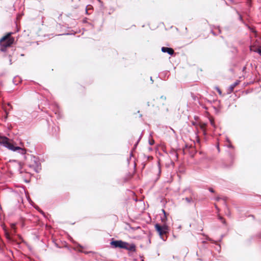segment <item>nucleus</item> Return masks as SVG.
Here are the masks:
<instances>
[{
	"mask_svg": "<svg viewBox=\"0 0 261 261\" xmlns=\"http://www.w3.org/2000/svg\"><path fill=\"white\" fill-rule=\"evenodd\" d=\"M0 144L13 151L17 152L21 154H25V150L24 148L18 146H15L9 142V139L6 137H0Z\"/></svg>",
	"mask_w": 261,
	"mask_h": 261,
	"instance_id": "1",
	"label": "nucleus"
},
{
	"mask_svg": "<svg viewBox=\"0 0 261 261\" xmlns=\"http://www.w3.org/2000/svg\"><path fill=\"white\" fill-rule=\"evenodd\" d=\"M12 34V33H9L0 39V45L2 51H4L5 48L10 46L13 43L14 38L11 37Z\"/></svg>",
	"mask_w": 261,
	"mask_h": 261,
	"instance_id": "2",
	"label": "nucleus"
},
{
	"mask_svg": "<svg viewBox=\"0 0 261 261\" xmlns=\"http://www.w3.org/2000/svg\"><path fill=\"white\" fill-rule=\"evenodd\" d=\"M110 244L114 248H123L128 250H134L135 249V246L134 244L129 245L128 243L121 240L113 241Z\"/></svg>",
	"mask_w": 261,
	"mask_h": 261,
	"instance_id": "3",
	"label": "nucleus"
},
{
	"mask_svg": "<svg viewBox=\"0 0 261 261\" xmlns=\"http://www.w3.org/2000/svg\"><path fill=\"white\" fill-rule=\"evenodd\" d=\"M154 227L155 228V230L158 232L159 234L160 235L161 238L163 240L165 241L167 237L166 238H164V234H166L169 232V227L166 224H164L162 225H161L159 224H156L154 225Z\"/></svg>",
	"mask_w": 261,
	"mask_h": 261,
	"instance_id": "4",
	"label": "nucleus"
},
{
	"mask_svg": "<svg viewBox=\"0 0 261 261\" xmlns=\"http://www.w3.org/2000/svg\"><path fill=\"white\" fill-rule=\"evenodd\" d=\"M161 50L163 53H167L170 55H172L174 54V50L171 48L166 47H162Z\"/></svg>",
	"mask_w": 261,
	"mask_h": 261,
	"instance_id": "5",
	"label": "nucleus"
},
{
	"mask_svg": "<svg viewBox=\"0 0 261 261\" xmlns=\"http://www.w3.org/2000/svg\"><path fill=\"white\" fill-rule=\"evenodd\" d=\"M31 167L33 168L34 170L36 172H39L41 170V166H40V163H35V165H32L30 166Z\"/></svg>",
	"mask_w": 261,
	"mask_h": 261,
	"instance_id": "6",
	"label": "nucleus"
},
{
	"mask_svg": "<svg viewBox=\"0 0 261 261\" xmlns=\"http://www.w3.org/2000/svg\"><path fill=\"white\" fill-rule=\"evenodd\" d=\"M239 83V81H236V82H234L233 84H231L229 87V91H230V92H231L233 91L234 88H235V87L238 85Z\"/></svg>",
	"mask_w": 261,
	"mask_h": 261,
	"instance_id": "7",
	"label": "nucleus"
},
{
	"mask_svg": "<svg viewBox=\"0 0 261 261\" xmlns=\"http://www.w3.org/2000/svg\"><path fill=\"white\" fill-rule=\"evenodd\" d=\"M185 200L188 203L193 202V199L191 197H186Z\"/></svg>",
	"mask_w": 261,
	"mask_h": 261,
	"instance_id": "8",
	"label": "nucleus"
},
{
	"mask_svg": "<svg viewBox=\"0 0 261 261\" xmlns=\"http://www.w3.org/2000/svg\"><path fill=\"white\" fill-rule=\"evenodd\" d=\"M206 126V124L205 123H202V124H201L200 125V127L201 128V129L203 130V131L204 132V133H205V127Z\"/></svg>",
	"mask_w": 261,
	"mask_h": 261,
	"instance_id": "9",
	"label": "nucleus"
},
{
	"mask_svg": "<svg viewBox=\"0 0 261 261\" xmlns=\"http://www.w3.org/2000/svg\"><path fill=\"white\" fill-rule=\"evenodd\" d=\"M15 225L14 224H11V228L13 230V233H15Z\"/></svg>",
	"mask_w": 261,
	"mask_h": 261,
	"instance_id": "10",
	"label": "nucleus"
},
{
	"mask_svg": "<svg viewBox=\"0 0 261 261\" xmlns=\"http://www.w3.org/2000/svg\"><path fill=\"white\" fill-rule=\"evenodd\" d=\"M163 212H164V215H165V216H164V218H162V221L163 222V221H164L165 219H166V216L165 211L164 210H163Z\"/></svg>",
	"mask_w": 261,
	"mask_h": 261,
	"instance_id": "11",
	"label": "nucleus"
},
{
	"mask_svg": "<svg viewBox=\"0 0 261 261\" xmlns=\"http://www.w3.org/2000/svg\"><path fill=\"white\" fill-rule=\"evenodd\" d=\"M219 219L220 220L222 223H225V221L223 220V218L221 216L219 217Z\"/></svg>",
	"mask_w": 261,
	"mask_h": 261,
	"instance_id": "12",
	"label": "nucleus"
},
{
	"mask_svg": "<svg viewBox=\"0 0 261 261\" xmlns=\"http://www.w3.org/2000/svg\"><path fill=\"white\" fill-rule=\"evenodd\" d=\"M210 122H211V124L213 126H215V124H214V120H210Z\"/></svg>",
	"mask_w": 261,
	"mask_h": 261,
	"instance_id": "13",
	"label": "nucleus"
},
{
	"mask_svg": "<svg viewBox=\"0 0 261 261\" xmlns=\"http://www.w3.org/2000/svg\"><path fill=\"white\" fill-rule=\"evenodd\" d=\"M227 211H228L227 212H226V215L227 216L229 217L230 216V212L228 209L227 210Z\"/></svg>",
	"mask_w": 261,
	"mask_h": 261,
	"instance_id": "14",
	"label": "nucleus"
},
{
	"mask_svg": "<svg viewBox=\"0 0 261 261\" xmlns=\"http://www.w3.org/2000/svg\"><path fill=\"white\" fill-rule=\"evenodd\" d=\"M217 90V91L218 92V93H219V94H222V92L221 91V90L217 87L216 88Z\"/></svg>",
	"mask_w": 261,
	"mask_h": 261,
	"instance_id": "15",
	"label": "nucleus"
},
{
	"mask_svg": "<svg viewBox=\"0 0 261 261\" xmlns=\"http://www.w3.org/2000/svg\"><path fill=\"white\" fill-rule=\"evenodd\" d=\"M208 190H209V191H210L211 192H212V193L214 192V190H213V188H210Z\"/></svg>",
	"mask_w": 261,
	"mask_h": 261,
	"instance_id": "16",
	"label": "nucleus"
},
{
	"mask_svg": "<svg viewBox=\"0 0 261 261\" xmlns=\"http://www.w3.org/2000/svg\"><path fill=\"white\" fill-rule=\"evenodd\" d=\"M6 235L7 238L8 239H10V236H9V235L7 233H6Z\"/></svg>",
	"mask_w": 261,
	"mask_h": 261,
	"instance_id": "17",
	"label": "nucleus"
},
{
	"mask_svg": "<svg viewBox=\"0 0 261 261\" xmlns=\"http://www.w3.org/2000/svg\"><path fill=\"white\" fill-rule=\"evenodd\" d=\"M161 98L164 99V100H165L166 99V97L164 96H162L161 97Z\"/></svg>",
	"mask_w": 261,
	"mask_h": 261,
	"instance_id": "18",
	"label": "nucleus"
},
{
	"mask_svg": "<svg viewBox=\"0 0 261 261\" xmlns=\"http://www.w3.org/2000/svg\"><path fill=\"white\" fill-rule=\"evenodd\" d=\"M258 52L260 54V55L261 56V49H258Z\"/></svg>",
	"mask_w": 261,
	"mask_h": 261,
	"instance_id": "19",
	"label": "nucleus"
},
{
	"mask_svg": "<svg viewBox=\"0 0 261 261\" xmlns=\"http://www.w3.org/2000/svg\"><path fill=\"white\" fill-rule=\"evenodd\" d=\"M216 200L218 201V200H219L220 198L219 197H218L216 198Z\"/></svg>",
	"mask_w": 261,
	"mask_h": 261,
	"instance_id": "20",
	"label": "nucleus"
},
{
	"mask_svg": "<svg viewBox=\"0 0 261 261\" xmlns=\"http://www.w3.org/2000/svg\"><path fill=\"white\" fill-rule=\"evenodd\" d=\"M228 147H230H230H232V145H231V144H229V145H228Z\"/></svg>",
	"mask_w": 261,
	"mask_h": 261,
	"instance_id": "21",
	"label": "nucleus"
},
{
	"mask_svg": "<svg viewBox=\"0 0 261 261\" xmlns=\"http://www.w3.org/2000/svg\"><path fill=\"white\" fill-rule=\"evenodd\" d=\"M10 65H11V64H12L11 59H10Z\"/></svg>",
	"mask_w": 261,
	"mask_h": 261,
	"instance_id": "22",
	"label": "nucleus"
},
{
	"mask_svg": "<svg viewBox=\"0 0 261 261\" xmlns=\"http://www.w3.org/2000/svg\"><path fill=\"white\" fill-rule=\"evenodd\" d=\"M215 207H216V208L217 209H218V207H217V206L216 205H215Z\"/></svg>",
	"mask_w": 261,
	"mask_h": 261,
	"instance_id": "23",
	"label": "nucleus"
}]
</instances>
